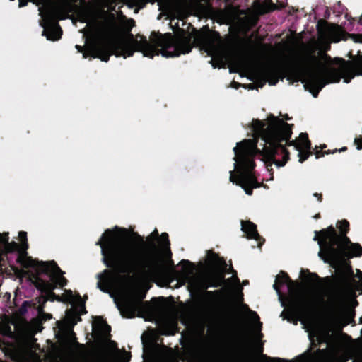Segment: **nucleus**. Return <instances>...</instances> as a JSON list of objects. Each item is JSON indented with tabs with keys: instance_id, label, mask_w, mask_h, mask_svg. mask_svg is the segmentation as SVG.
Wrapping results in <instances>:
<instances>
[{
	"instance_id": "obj_19",
	"label": "nucleus",
	"mask_w": 362,
	"mask_h": 362,
	"mask_svg": "<svg viewBox=\"0 0 362 362\" xmlns=\"http://www.w3.org/2000/svg\"><path fill=\"white\" fill-rule=\"evenodd\" d=\"M252 126L257 134L259 133L263 127L262 122L257 120L253 122Z\"/></svg>"
},
{
	"instance_id": "obj_26",
	"label": "nucleus",
	"mask_w": 362,
	"mask_h": 362,
	"mask_svg": "<svg viewBox=\"0 0 362 362\" xmlns=\"http://www.w3.org/2000/svg\"><path fill=\"white\" fill-rule=\"evenodd\" d=\"M6 240H7V239H6V236H4V237L1 236L0 241H6Z\"/></svg>"
},
{
	"instance_id": "obj_5",
	"label": "nucleus",
	"mask_w": 362,
	"mask_h": 362,
	"mask_svg": "<svg viewBox=\"0 0 362 362\" xmlns=\"http://www.w3.org/2000/svg\"><path fill=\"white\" fill-rule=\"evenodd\" d=\"M266 132L262 135L265 143L276 147L281 141L287 140L291 136L289 125L281 119L271 117L268 118Z\"/></svg>"
},
{
	"instance_id": "obj_31",
	"label": "nucleus",
	"mask_w": 362,
	"mask_h": 362,
	"mask_svg": "<svg viewBox=\"0 0 362 362\" xmlns=\"http://www.w3.org/2000/svg\"><path fill=\"white\" fill-rule=\"evenodd\" d=\"M214 263H216V264H219L218 262H216V260L215 262H214Z\"/></svg>"
},
{
	"instance_id": "obj_21",
	"label": "nucleus",
	"mask_w": 362,
	"mask_h": 362,
	"mask_svg": "<svg viewBox=\"0 0 362 362\" xmlns=\"http://www.w3.org/2000/svg\"><path fill=\"white\" fill-rule=\"evenodd\" d=\"M324 86V83H320L317 85V87L314 90H312L311 88H310L309 89V91L312 93V95H313V97H316L317 96V92L318 90Z\"/></svg>"
},
{
	"instance_id": "obj_8",
	"label": "nucleus",
	"mask_w": 362,
	"mask_h": 362,
	"mask_svg": "<svg viewBox=\"0 0 362 362\" xmlns=\"http://www.w3.org/2000/svg\"><path fill=\"white\" fill-rule=\"evenodd\" d=\"M293 146L298 152V161L302 163L310 155V142L308 140L307 134H300L293 142Z\"/></svg>"
},
{
	"instance_id": "obj_16",
	"label": "nucleus",
	"mask_w": 362,
	"mask_h": 362,
	"mask_svg": "<svg viewBox=\"0 0 362 362\" xmlns=\"http://www.w3.org/2000/svg\"><path fill=\"white\" fill-rule=\"evenodd\" d=\"M109 55L110 54L105 53L102 50H98L95 53L94 57L100 58L102 61L107 62Z\"/></svg>"
},
{
	"instance_id": "obj_22",
	"label": "nucleus",
	"mask_w": 362,
	"mask_h": 362,
	"mask_svg": "<svg viewBox=\"0 0 362 362\" xmlns=\"http://www.w3.org/2000/svg\"><path fill=\"white\" fill-rule=\"evenodd\" d=\"M126 26L129 28H132L134 26V21L132 19H129L127 21V24H126Z\"/></svg>"
},
{
	"instance_id": "obj_29",
	"label": "nucleus",
	"mask_w": 362,
	"mask_h": 362,
	"mask_svg": "<svg viewBox=\"0 0 362 362\" xmlns=\"http://www.w3.org/2000/svg\"><path fill=\"white\" fill-rule=\"evenodd\" d=\"M41 329L40 327L38 326L37 328L35 330V332H40Z\"/></svg>"
},
{
	"instance_id": "obj_30",
	"label": "nucleus",
	"mask_w": 362,
	"mask_h": 362,
	"mask_svg": "<svg viewBox=\"0 0 362 362\" xmlns=\"http://www.w3.org/2000/svg\"><path fill=\"white\" fill-rule=\"evenodd\" d=\"M207 52L209 54H213L210 51L207 50Z\"/></svg>"
},
{
	"instance_id": "obj_24",
	"label": "nucleus",
	"mask_w": 362,
	"mask_h": 362,
	"mask_svg": "<svg viewBox=\"0 0 362 362\" xmlns=\"http://www.w3.org/2000/svg\"><path fill=\"white\" fill-rule=\"evenodd\" d=\"M25 311H26V308H25V304H23V305L21 308V313H24Z\"/></svg>"
},
{
	"instance_id": "obj_27",
	"label": "nucleus",
	"mask_w": 362,
	"mask_h": 362,
	"mask_svg": "<svg viewBox=\"0 0 362 362\" xmlns=\"http://www.w3.org/2000/svg\"><path fill=\"white\" fill-rule=\"evenodd\" d=\"M273 287L276 291V292L279 293V290H278L277 285L276 283L273 285Z\"/></svg>"
},
{
	"instance_id": "obj_23",
	"label": "nucleus",
	"mask_w": 362,
	"mask_h": 362,
	"mask_svg": "<svg viewBox=\"0 0 362 362\" xmlns=\"http://www.w3.org/2000/svg\"><path fill=\"white\" fill-rule=\"evenodd\" d=\"M356 149H357V150H361V149H362V141H358V142H357V144H356Z\"/></svg>"
},
{
	"instance_id": "obj_3",
	"label": "nucleus",
	"mask_w": 362,
	"mask_h": 362,
	"mask_svg": "<svg viewBox=\"0 0 362 362\" xmlns=\"http://www.w3.org/2000/svg\"><path fill=\"white\" fill-rule=\"evenodd\" d=\"M118 235L112 230L104 233L100 242L102 254L105 259H112L117 264H132L136 258V250L131 247L115 248Z\"/></svg>"
},
{
	"instance_id": "obj_4",
	"label": "nucleus",
	"mask_w": 362,
	"mask_h": 362,
	"mask_svg": "<svg viewBox=\"0 0 362 362\" xmlns=\"http://www.w3.org/2000/svg\"><path fill=\"white\" fill-rule=\"evenodd\" d=\"M64 298L71 303L74 311L67 312L64 320L58 323L59 334L63 336L66 334L67 337H71L73 334L71 328L80 320L78 315L83 313L84 304L79 297H74L71 291H65Z\"/></svg>"
},
{
	"instance_id": "obj_17",
	"label": "nucleus",
	"mask_w": 362,
	"mask_h": 362,
	"mask_svg": "<svg viewBox=\"0 0 362 362\" xmlns=\"http://www.w3.org/2000/svg\"><path fill=\"white\" fill-rule=\"evenodd\" d=\"M348 37L350 38L355 43H362V34H351L349 35Z\"/></svg>"
},
{
	"instance_id": "obj_7",
	"label": "nucleus",
	"mask_w": 362,
	"mask_h": 362,
	"mask_svg": "<svg viewBox=\"0 0 362 362\" xmlns=\"http://www.w3.org/2000/svg\"><path fill=\"white\" fill-rule=\"evenodd\" d=\"M341 40H346L341 28L335 25H325L319 30L316 48L320 51L327 49L330 42H338Z\"/></svg>"
},
{
	"instance_id": "obj_11",
	"label": "nucleus",
	"mask_w": 362,
	"mask_h": 362,
	"mask_svg": "<svg viewBox=\"0 0 362 362\" xmlns=\"http://www.w3.org/2000/svg\"><path fill=\"white\" fill-rule=\"evenodd\" d=\"M44 271L52 272V279L57 285L63 286L66 284L65 279L62 276V272L54 263L47 264Z\"/></svg>"
},
{
	"instance_id": "obj_13",
	"label": "nucleus",
	"mask_w": 362,
	"mask_h": 362,
	"mask_svg": "<svg viewBox=\"0 0 362 362\" xmlns=\"http://www.w3.org/2000/svg\"><path fill=\"white\" fill-rule=\"evenodd\" d=\"M45 34L47 40L54 41L60 38L61 30L58 26L54 25L51 29H46Z\"/></svg>"
},
{
	"instance_id": "obj_14",
	"label": "nucleus",
	"mask_w": 362,
	"mask_h": 362,
	"mask_svg": "<svg viewBox=\"0 0 362 362\" xmlns=\"http://www.w3.org/2000/svg\"><path fill=\"white\" fill-rule=\"evenodd\" d=\"M274 10L272 5L264 4V5L257 4L254 6V11L258 14H263Z\"/></svg>"
},
{
	"instance_id": "obj_6",
	"label": "nucleus",
	"mask_w": 362,
	"mask_h": 362,
	"mask_svg": "<svg viewBox=\"0 0 362 362\" xmlns=\"http://www.w3.org/2000/svg\"><path fill=\"white\" fill-rule=\"evenodd\" d=\"M320 238L324 241L326 240H330L332 245L335 243L337 244L339 252L344 254L348 257H358L362 253V248L358 244H351L348 245L349 239L345 236H343L339 242H337L334 229L332 226L320 232Z\"/></svg>"
},
{
	"instance_id": "obj_1",
	"label": "nucleus",
	"mask_w": 362,
	"mask_h": 362,
	"mask_svg": "<svg viewBox=\"0 0 362 362\" xmlns=\"http://www.w3.org/2000/svg\"><path fill=\"white\" fill-rule=\"evenodd\" d=\"M181 38L180 33L177 34L176 39L173 38L170 34L158 36L154 42H148L140 37L139 40L136 39L132 45L125 47L122 54L124 58H126L132 55L134 51H139L144 57L152 58L154 55L158 54V52L156 49V45L160 47V53L163 57H177L190 51V47L188 45H182Z\"/></svg>"
},
{
	"instance_id": "obj_10",
	"label": "nucleus",
	"mask_w": 362,
	"mask_h": 362,
	"mask_svg": "<svg viewBox=\"0 0 362 362\" xmlns=\"http://www.w3.org/2000/svg\"><path fill=\"white\" fill-rule=\"evenodd\" d=\"M18 235L22 242L21 245H18L15 243H11L6 246V250L13 251L15 250H18L20 253L19 259H30V257H26L24 254L28 247V245L26 243V233L25 232H20Z\"/></svg>"
},
{
	"instance_id": "obj_18",
	"label": "nucleus",
	"mask_w": 362,
	"mask_h": 362,
	"mask_svg": "<svg viewBox=\"0 0 362 362\" xmlns=\"http://www.w3.org/2000/svg\"><path fill=\"white\" fill-rule=\"evenodd\" d=\"M348 226L349 223L345 220L340 221L337 223V227L341 233H344V230H346Z\"/></svg>"
},
{
	"instance_id": "obj_15",
	"label": "nucleus",
	"mask_w": 362,
	"mask_h": 362,
	"mask_svg": "<svg viewBox=\"0 0 362 362\" xmlns=\"http://www.w3.org/2000/svg\"><path fill=\"white\" fill-rule=\"evenodd\" d=\"M146 2V0H127V4L129 8L137 7L138 9L143 8Z\"/></svg>"
},
{
	"instance_id": "obj_25",
	"label": "nucleus",
	"mask_w": 362,
	"mask_h": 362,
	"mask_svg": "<svg viewBox=\"0 0 362 362\" xmlns=\"http://www.w3.org/2000/svg\"><path fill=\"white\" fill-rule=\"evenodd\" d=\"M167 238H168V235L166 233H163L161 235V238L163 239L164 240H167Z\"/></svg>"
},
{
	"instance_id": "obj_20",
	"label": "nucleus",
	"mask_w": 362,
	"mask_h": 362,
	"mask_svg": "<svg viewBox=\"0 0 362 362\" xmlns=\"http://www.w3.org/2000/svg\"><path fill=\"white\" fill-rule=\"evenodd\" d=\"M206 259L209 262L213 263V262H215L216 259H218L216 257V255L211 252H208L206 256Z\"/></svg>"
},
{
	"instance_id": "obj_2",
	"label": "nucleus",
	"mask_w": 362,
	"mask_h": 362,
	"mask_svg": "<svg viewBox=\"0 0 362 362\" xmlns=\"http://www.w3.org/2000/svg\"><path fill=\"white\" fill-rule=\"evenodd\" d=\"M256 151V141L254 139L242 141L233 148L235 153V169L237 175L230 173V181L240 186L247 195L252 194V189L257 187V184L253 175L248 170L253 168L254 163L245 156L252 155Z\"/></svg>"
},
{
	"instance_id": "obj_12",
	"label": "nucleus",
	"mask_w": 362,
	"mask_h": 362,
	"mask_svg": "<svg viewBox=\"0 0 362 362\" xmlns=\"http://www.w3.org/2000/svg\"><path fill=\"white\" fill-rule=\"evenodd\" d=\"M241 229L245 234H247L248 238H256L257 231H256L255 226L253 223H252L249 221L242 222Z\"/></svg>"
},
{
	"instance_id": "obj_28",
	"label": "nucleus",
	"mask_w": 362,
	"mask_h": 362,
	"mask_svg": "<svg viewBox=\"0 0 362 362\" xmlns=\"http://www.w3.org/2000/svg\"><path fill=\"white\" fill-rule=\"evenodd\" d=\"M96 322H98L99 324L103 325V322L100 318H98Z\"/></svg>"
},
{
	"instance_id": "obj_9",
	"label": "nucleus",
	"mask_w": 362,
	"mask_h": 362,
	"mask_svg": "<svg viewBox=\"0 0 362 362\" xmlns=\"http://www.w3.org/2000/svg\"><path fill=\"white\" fill-rule=\"evenodd\" d=\"M161 15H165L168 18H182L185 16L180 11L179 5L175 2H169L166 6H161Z\"/></svg>"
}]
</instances>
